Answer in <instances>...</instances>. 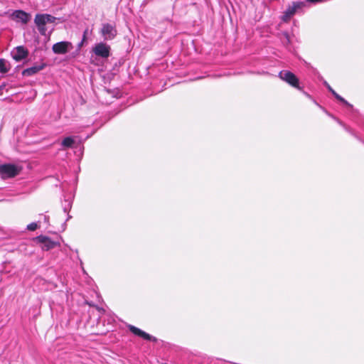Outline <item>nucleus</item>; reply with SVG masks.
<instances>
[{"instance_id":"1","label":"nucleus","mask_w":364,"mask_h":364,"mask_svg":"<svg viewBox=\"0 0 364 364\" xmlns=\"http://www.w3.org/2000/svg\"><path fill=\"white\" fill-rule=\"evenodd\" d=\"M21 167L13 164L0 165V177L2 179L11 178L20 173Z\"/></svg>"},{"instance_id":"2","label":"nucleus","mask_w":364,"mask_h":364,"mask_svg":"<svg viewBox=\"0 0 364 364\" xmlns=\"http://www.w3.org/2000/svg\"><path fill=\"white\" fill-rule=\"evenodd\" d=\"M55 21V17L47 14H37L34 19V22L41 35H46V24L48 23H54Z\"/></svg>"},{"instance_id":"3","label":"nucleus","mask_w":364,"mask_h":364,"mask_svg":"<svg viewBox=\"0 0 364 364\" xmlns=\"http://www.w3.org/2000/svg\"><path fill=\"white\" fill-rule=\"evenodd\" d=\"M279 75L282 80L287 82L291 86L301 90V87L299 86V78L292 72L282 70Z\"/></svg>"},{"instance_id":"4","label":"nucleus","mask_w":364,"mask_h":364,"mask_svg":"<svg viewBox=\"0 0 364 364\" xmlns=\"http://www.w3.org/2000/svg\"><path fill=\"white\" fill-rule=\"evenodd\" d=\"M73 48V44L69 41H60L53 45L52 50L55 54L64 55Z\"/></svg>"},{"instance_id":"5","label":"nucleus","mask_w":364,"mask_h":364,"mask_svg":"<svg viewBox=\"0 0 364 364\" xmlns=\"http://www.w3.org/2000/svg\"><path fill=\"white\" fill-rule=\"evenodd\" d=\"M305 6V3L303 1H294L291 6H289L288 8L284 12L282 20L284 21H288L292 16L294 15L297 9H300Z\"/></svg>"},{"instance_id":"6","label":"nucleus","mask_w":364,"mask_h":364,"mask_svg":"<svg viewBox=\"0 0 364 364\" xmlns=\"http://www.w3.org/2000/svg\"><path fill=\"white\" fill-rule=\"evenodd\" d=\"M94 53L102 58H107L110 54V47L104 43H97L92 48Z\"/></svg>"},{"instance_id":"7","label":"nucleus","mask_w":364,"mask_h":364,"mask_svg":"<svg viewBox=\"0 0 364 364\" xmlns=\"http://www.w3.org/2000/svg\"><path fill=\"white\" fill-rule=\"evenodd\" d=\"M36 240L41 244V248L45 251L50 250L59 245L58 242L53 241L50 238L46 236H38L36 237Z\"/></svg>"},{"instance_id":"8","label":"nucleus","mask_w":364,"mask_h":364,"mask_svg":"<svg viewBox=\"0 0 364 364\" xmlns=\"http://www.w3.org/2000/svg\"><path fill=\"white\" fill-rule=\"evenodd\" d=\"M10 18L23 24L27 23L31 19V15L22 10H16L10 15Z\"/></svg>"},{"instance_id":"9","label":"nucleus","mask_w":364,"mask_h":364,"mask_svg":"<svg viewBox=\"0 0 364 364\" xmlns=\"http://www.w3.org/2000/svg\"><path fill=\"white\" fill-rule=\"evenodd\" d=\"M101 33L105 40H111L116 36L117 30L113 25L104 23L101 28Z\"/></svg>"},{"instance_id":"10","label":"nucleus","mask_w":364,"mask_h":364,"mask_svg":"<svg viewBox=\"0 0 364 364\" xmlns=\"http://www.w3.org/2000/svg\"><path fill=\"white\" fill-rule=\"evenodd\" d=\"M129 329L134 335L141 337L145 340L152 341H156V338L155 337L149 335V333H146L145 331H144L134 326H132V325L129 326Z\"/></svg>"},{"instance_id":"11","label":"nucleus","mask_w":364,"mask_h":364,"mask_svg":"<svg viewBox=\"0 0 364 364\" xmlns=\"http://www.w3.org/2000/svg\"><path fill=\"white\" fill-rule=\"evenodd\" d=\"M11 55L14 60L20 61L27 57L28 52L24 47L18 46L12 51Z\"/></svg>"},{"instance_id":"12","label":"nucleus","mask_w":364,"mask_h":364,"mask_svg":"<svg viewBox=\"0 0 364 364\" xmlns=\"http://www.w3.org/2000/svg\"><path fill=\"white\" fill-rule=\"evenodd\" d=\"M325 85H326V87L328 90L332 93V95L341 102L344 104L345 105L353 107V105H350L348 102H347L343 97H342L341 95H339L327 82H325Z\"/></svg>"},{"instance_id":"13","label":"nucleus","mask_w":364,"mask_h":364,"mask_svg":"<svg viewBox=\"0 0 364 364\" xmlns=\"http://www.w3.org/2000/svg\"><path fill=\"white\" fill-rule=\"evenodd\" d=\"M42 69L41 66H33L28 68L23 71V75L24 76H31Z\"/></svg>"},{"instance_id":"14","label":"nucleus","mask_w":364,"mask_h":364,"mask_svg":"<svg viewBox=\"0 0 364 364\" xmlns=\"http://www.w3.org/2000/svg\"><path fill=\"white\" fill-rule=\"evenodd\" d=\"M75 143V139L73 136L65 137L61 142V145L64 148H71Z\"/></svg>"},{"instance_id":"15","label":"nucleus","mask_w":364,"mask_h":364,"mask_svg":"<svg viewBox=\"0 0 364 364\" xmlns=\"http://www.w3.org/2000/svg\"><path fill=\"white\" fill-rule=\"evenodd\" d=\"M10 69L9 63L4 59H0V73H6Z\"/></svg>"},{"instance_id":"16","label":"nucleus","mask_w":364,"mask_h":364,"mask_svg":"<svg viewBox=\"0 0 364 364\" xmlns=\"http://www.w3.org/2000/svg\"><path fill=\"white\" fill-rule=\"evenodd\" d=\"M38 228V225L36 223H31L27 225V229L30 231H34Z\"/></svg>"},{"instance_id":"17","label":"nucleus","mask_w":364,"mask_h":364,"mask_svg":"<svg viewBox=\"0 0 364 364\" xmlns=\"http://www.w3.org/2000/svg\"><path fill=\"white\" fill-rule=\"evenodd\" d=\"M307 2L312 3V4H316L319 2H322L324 0H306Z\"/></svg>"},{"instance_id":"18","label":"nucleus","mask_w":364,"mask_h":364,"mask_svg":"<svg viewBox=\"0 0 364 364\" xmlns=\"http://www.w3.org/2000/svg\"><path fill=\"white\" fill-rule=\"evenodd\" d=\"M87 33H88V29L87 28V29L85 30V31L83 33V36H82L83 41L86 40Z\"/></svg>"},{"instance_id":"19","label":"nucleus","mask_w":364,"mask_h":364,"mask_svg":"<svg viewBox=\"0 0 364 364\" xmlns=\"http://www.w3.org/2000/svg\"><path fill=\"white\" fill-rule=\"evenodd\" d=\"M284 35L285 38H287V42H289V34L287 33H284Z\"/></svg>"},{"instance_id":"20","label":"nucleus","mask_w":364,"mask_h":364,"mask_svg":"<svg viewBox=\"0 0 364 364\" xmlns=\"http://www.w3.org/2000/svg\"><path fill=\"white\" fill-rule=\"evenodd\" d=\"M85 41H83V39L82 40V41L78 44V47H81Z\"/></svg>"},{"instance_id":"21","label":"nucleus","mask_w":364,"mask_h":364,"mask_svg":"<svg viewBox=\"0 0 364 364\" xmlns=\"http://www.w3.org/2000/svg\"><path fill=\"white\" fill-rule=\"evenodd\" d=\"M48 219H49V218L48 216H46V215L44 216V220L46 222H48Z\"/></svg>"},{"instance_id":"22","label":"nucleus","mask_w":364,"mask_h":364,"mask_svg":"<svg viewBox=\"0 0 364 364\" xmlns=\"http://www.w3.org/2000/svg\"><path fill=\"white\" fill-rule=\"evenodd\" d=\"M3 87H4V85H1V86H0V90H1Z\"/></svg>"}]
</instances>
